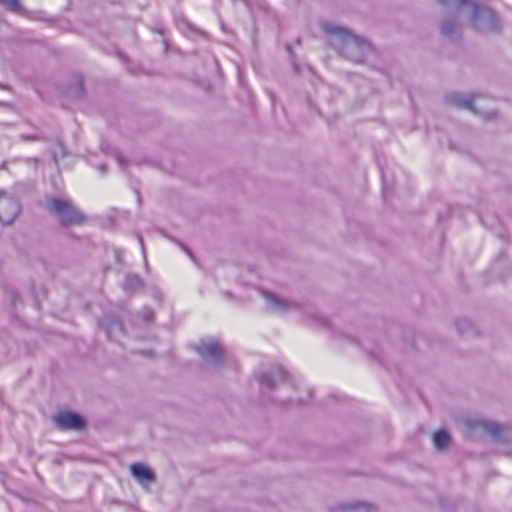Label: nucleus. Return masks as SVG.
Instances as JSON below:
<instances>
[{"label": "nucleus", "mask_w": 512, "mask_h": 512, "mask_svg": "<svg viewBox=\"0 0 512 512\" xmlns=\"http://www.w3.org/2000/svg\"><path fill=\"white\" fill-rule=\"evenodd\" d=\"M450 100L454 105L473 113H479L485 118H492L495 115V113L484 111V109L489 106L490 101L480 95L457 93L452 95Z\"/></svg>", "instance_id": "nucleus-2"}, {"label": "nucleus", "mask_w": 512, "mask_h": 512, "mask_svg": "<svg viewBox=\"0 0 512 512\" xmlns=\"http://www.w3.org/2000/svg\"><path fill=\"white\" fill-rule=\"evenodd\" d=\"M59 149H60V151H61V156H64L63 147H62V146H59Z\"/></svg>", "instance_id": "nucleus-21"}, {"label": "nucleus", "mask_w": 512, "mask_h": 512, "mask_svg": "<svg viewBox=\"0 0 512 512\" xmlns=\"http://www.w3.org/2000/svg\"><path fill=\"white\" fill-rule=\"evenodd\" d=\"M476 424L480 425V426H483V427L485 426V423L483 421H480V420H477Z\"/></svg>", "instance_id": "nucleus-19"}, {"label": "nucleus", "mask_w": 512, "mask_h": 512, "mask_svg": "<svg viewBox=\"0 0 512 512\" xmlns=\"http://www.w3.org/2000/svg\"><path fill=\"white\" fill-rule=\"evenodd\" d=\"M117 161L121 166L123 165V158L121 156H117Z\"/></svg>", "instance_id": "nucleus-18"}, {"label": "nucleus", "mask_w": 512, "mask_h": 512, "mask_svg": "<svg viewBox=\"0 0 512 512\" xmlns=\"http://www.w3.org/2000/svg\"><path fill=\"white\" fill-rule=\"evenodd\" d=\"M442 31L447 35H452L454 32V29L451 28L447 22H445L442 24Z\"/></svg>", "instance_id": "nucleus-16"}, {"label": "nucleus", "mask_w": 512, "mask_h": 512, "mask_svg": "<svg viewBox=\"0 0 512 512\" xmlns=\"http://www.w3.org/2000/svg\"><path fill=\"white\" fill-rule=\"evenodd\" d=\"M374 508L365 502H346L337 507L336 512H373Z\"/></svg>", "instance_id": "nucleus-12"}, {"label": "nucleus", "mask_w": 512, "mask_h": 512, "mask_svg": "<svg viewBox=\"0 0 512 512\" xmlns=\"http://www.w3.org/2000/svg\"><path fill=\"white\" fill-rule=\"evenodd\" d=\"M122 333V325L118 320H112L107 327V334L109 337H113V333Z\"/></svg>", "instance_id": "nucleus-15"}, {"label": "nucleus", "mask_w": 512, "mask_h": 512, "mask_svg": "<svg viewBox=\"0 0 512 512\" xmlns=\"http://www.w3.org/2000/svg\"><path fill=\"white\" fill-rule=\"evenodd\" d=\"M197 353L207 362L218 366L221 363L222 348L221 345L213 340L201 341L195 347Z\"/></svg>", "instance_id": "nucleus-5"}, {"label": "nucleus", "mask_w": 512, "mask_h": 512, "mask_svg": "<svg viewBox=\"0 0 512 512\" xmlns=\"http://www.w3.org/2000/svg\"><path fill=\"white\" fill-rule=\"evenodd\" d=\"M0 3L14 13L21 14L23 12V8L19 0H0Z\"/></svg>", "instance_id": "nucleus-14"}, {"label": "nucleus", "mask_w": 512, "mask_h": 512, "mask_svg": "<svg viewBox=\"0 0 512 512\" xmlns=\"http://www.w3.org/2000/svg\"><path fill=\"white\" fill-rule=\"evenodd\" d=\"M48 208L63 224H78L83 220L82 214L69 200L58 198L50 199L48 201Z\"/></svg>", "instance_id": "nucleus-3"}, {"label": "nucleus", "mask_w": 512, "mask_h": 512, "mask_svg": "<svg viewBox=\"0 0 512 512\" xmlns=\"http://www.w3.org/2000/svg\"><path fill=\"white\" fill-rule=\"evenodd\" d=\"M53 157H54V160H55V161H57L58 153H57V152H54Z\"/></svg>", "instance_id": "nucleus-20"}, {"label": "nucleus", "mask_w": 512, "mask_h": 512, "mask_svg": "<svg viewBox=\"0 0 512 512\" xmlns=\"http://www.w3.org/2000/svg\"><path fill=\"white\" fill-rule=\"evenodd\" d=\"M432 442L437 450H445L450 446L451 436L446 429H438L432 433Z\"/></svg>", "instance_id": "nucleus-11"}, {"label": "nucleus", "mask_w": 512, "mask_h": 512, "mask_svg": "<svg viewBox=\"0 0 512 512\" xmlns=\"http://www.w3.org/2000/svg\"><path fill=\"white\" fill-rule=\"evenodd\" d=\"M131 475L142 486H147L155 481L154 472L146 465L134 463L130 466Z\"/></svg>", "instance_id": "nucleus-9"}, {"label": "nucleus", "mask_w": 512, "mask_h": 512, "mask_svg": "<svg viewBox=\"0 0 512 512\" xmlns=\"http://www.w3.org/2000/svg\"><path fill=\"white\" fill-rule=\"evenodd\" d=\"M471 21L475 27L479 30L488 31L496 27V16L495 14L486 8H474Z\"/></svg>", "instance_id": "nucleus-8"}, {"label": "nucleus", "mask_w": 512, "mask_h": 512, "mask_svg": "<svg viewBox=\"0 0 512 512\" xmlns=\"http://www.w3.org/2000/svg\"><path fill=\"white\" fill-rule=\"evenodd\" d=\"M122 256H123L122 251H120V250L116 251V258H117V260H118L119 262H121V260H122Z\"/></svg>", "instance_id": "nucleus-17"}, {"label": "nucleus", "mask_w": 512, "mask_h": 512, "mask_svg": "<svg viewBox=\"0 0 512 512\" xmlns=\"http://www.w3.org/2000/svg\"><path fill=\"white\" fill-rule=\"evenodd\" d=\"M286 377V371L282 367H276L268 374L261 376V383L269 388H273L276 385L275 381H285Z\"/></svg>", "instance_id": "nucleus-10"}, {"label": "nucleus", "mask_w": 512, "mask_h": 512, "mask_svg": "<svg viewBox=\"0 0 512 512\" xmlns=\"http://www.w3.org/2000/svg\"><path fill=\"white\" fill-rule=\"evenodd\" d=\"M322 41L340 57L352 63H364L374 54L369 40L335 23L322 24Z\"/></svg>", "instance_id": "nucleus-1"}, {"label": "nucleus", "mask_w": 512, "mask_h": 512, "mask_svg": "<svg viewBox=\"0 0 512 512\" xmlns=\"http://www.w3.org/2000/svg\"><path fill=\"white\" fill-rule=\"evenodd\" d=\"M103 173L105 172V166H100L99 168Z\"/></svg>", "instance_id": "nucleus-22"}, {"label": "nucleus", "mask_w": 512, "mask_h": 512, "mask_svg": "<svg viewBox=\"0 0 512 512\" xmlns=\"http://www.w3.org/2000/svg\"><path fill=\"white\" fill-rule=\"evenodd\" d=\"M55 425L60 430H82L85 426L84 419L72 412H61L53 417Z\"/></svg>", "instance_id": "nucleus-7"}, {"label": "nucleus", "mask_w": 512, "mask_h": 512, "mask_svg": "<svg viewBox=\"0 0 512 512\" xmlns=\"http://www.w3.org/2000/svg\"><path fill=\"white\" fill-rule=\"evenodd\" d=\"M139 242H140L141 246H143L142 239L140 237H139Z\"/></svg>", "instance_id": "nucleus-23"}, {"label": "nucleus", "mask_w": 512, "mask_h": 512, "mask_svg": "<svg viewBox=\"0 0 512 512\" xmlns=\"http://www.w3.org/2000/svg\"><path fill=\"white\" fill-rule=\"evenodd\" d=\"M20 212L18 201L4 191H0V223L11 224Z\"/></svg>", "instance_id": "nucleus-4"}, {"label": "nucleus", "mask_w": 512, "mask_h": 512, "mask_svg": "<svg viewBox=\"0 0 512 512\" xmlns=\"http://www.w3.org/2000/svg\"><path fill=\"white\" fill-rule=\"evenodd\" d=\"M262 295L266 301L267 307L276 314L284 315L298 308L296 302L290 299L279 297L278 295L271 292L265 291Z\"/></svg>", "instance_id": "nucleus-6"}, {"label": "nucleus", "mask_w": 512, "mask_h": 512, "mask_svg": "<svg viewBox=\"0 0 512 512\" xmlns=\"http://www.w3.org/2000/svg\"><path fill=\"white\" fill-rule=\"evenodd\" d=\"M142 286V281L137 275H128L125 279L124 288L134 290Z\"/></svg>", "instance_id": "nucleus-13"}]
</instances>
